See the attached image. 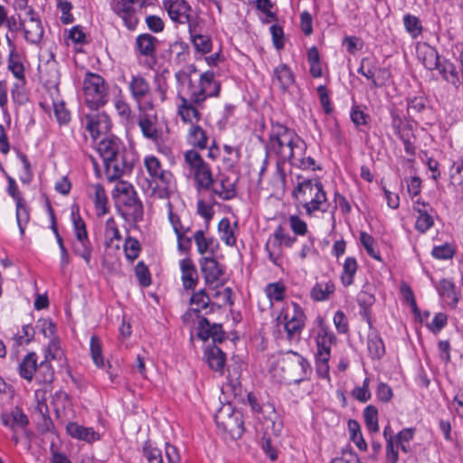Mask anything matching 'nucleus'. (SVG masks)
<instances>
[{"mask_svg":"<svg viewBox=\"0 0 463 463\" xmlns=\"http://www.w3.org/2000/svg\"><path fill=\"white\" fill-rule=\"evenodd\" d=\"M273 80L277 81L283 90H288L295 82V76L287 64H279L273 71Z\"/></svg>","mask_w":463,"mask_h":463,"instance_id":"obj_28","label":"nucleus"},{"mask_svg":"<svg viewBox=\"0 0 463 463\" xmlns=\"http://www.w3.org/2000/svg\"><path fill=\"white\" fill-rule=\"evenodd\" d=\"M204 358L212 370L223 373L226 355L218 346L215 345L207 346L204 350Z\"/></svg>","mask_w":463,"mask_h":463,"instance_id":"obj_20","label":"nucleus"},{"mask_svg":"<svg viewBox=\"0 0 463 463\" xmlns=\"http://www.w3.org/2000/svg\"><path fill=\"white\" fill-rule=\"evenodd\" d=\"M196 189L209 191L214 184V179L211 166L207 165L204 168L201 169L194 176Z\"/></svg>","mask_w":463,"mask_h":463,"instance_id":"obj_38","label":"nucleus"},{"mask_svg":"<svg viewBox=\"0 0 463 463\" xmlns=\"http://www.w3.org/2000/svg\"><path fill=\"white\" fill-rule=\"evenodd\" d=\"M90 354L97 367L101 368L105 366L101 341L97 335H92L90 338Z\"/></svg>","mask_w":463,"mask_h":463,"instance_id":"obj_47","label":"nucleus"},{"mask_svg":"<svg viewBox=\"0 0 463 463\" xmlns=\"http://www.w3.org/2000/svg\"><path fill=\"white\" fill-rule=\"evenodd\" d=\"M86 104L92 109L102 107L107 102L108 90L104 79L96 73H87L83 80Z\"/></svg>","mask_w":463,"mask_h":463,"instance_id":"obj_8","label":"nucleus"},{"mask_svg":"<svg viewBox=\"0 0 463 463\" xmlns=\"http://www.w3.org/2000/svg\"><path fill=\"white\" fill-rule=\"evenodd\" d=\"M124 147L117 137H106L98 143L97 150L103 159L104 165L119 153Z\"/></svg>","mask_w":463,"mask_h":463,"instance_id":"obj_19","label":"nucleus"},{"mask_svg":"<svg viewBox=\"0 0 463 463\" xmlns=\"http://www.w3.org/2000/svg\"><path fill=\"white\" fill-rule=\"evenodd\" d=\"M184 163L194 176L201 169L208 164L203 159L200 154L195 150H188L184 155Z\"/></svg>","mask_w":463,"mask_h":463,"instance_id":"obj_37","label":"nucleus"},{"mask_svg":"<svg viewBox=\"0 0 463 463\" xmlns=\"http://www.w3.org/2000/svg\"><path fill=\"white\" fill-rule=\"evenodd\" d=\"M52 58H53V55H52ZM40 73L41 77L44 78L46 75L48 78L46 79V81L49 83H56L59 79V71L57 70V64L56 61L52 59L51 61H48L43 67H40Z\"/></svg>","mask_w":463,"mask_h":463,"instance_id":"obj_51","label":"nucleus"},{"mask_svg":"<svg viewBox=\"0 0 463 463\" xmlns=\"http://www.w3.org/2000/svg\"><path fill=\"white\" fill-rule=\"evenodd\" d=\"M439 295L447 299L450 306L456 307L458 302V295L456 291V286L453 281L447 279L439 280L437 286Z\"/></svg>","mask_w":463,"mask_h":463,"instance_id":"obj_31","label":"nucleus"},{"mask_svg":"<svg viewBox=\"0 0 463 463\" xmlns=\"http://www.w3.org/2000/svg\"><path fill=\"white\" fill-rule=\"evenodd\" d=\"M197 76L195 65L191 64L175 73V79L180 85L177 99V113L184 123H197L202 114L200 109L208 98L218 97L221 83L216 80L212 71H206ZM189 143L200 149L207 146L205 131L197 125H193L188 135Z\"/></svg>","mask_w":463,"mask_h":463,"instance_id":"obj_1","label":"nucleus"},{"mask_svg":"<svg viewBox=\"0 0 463 463\" xmlns=\"http://www.w3.org/2000/svg\"><path fill=\"white\" fill-rule=\"evenodd\" d=\"M210 298L205 290L201 289L191 297V305L195 306L194 308H200V311L208 307Z\"/></svg>","mask_w":463,"mask_h":463,"instance_id":"obj_63","label":"nucleus"},{"mask_svg":"<svg viewBox=\"0 0 463 463\" xmlns=\"http://www.w3.org/2000/svg\"><path fill=\"white\" fill-rule=\"evenodd\" d=\"M124 250L127 259L130 260H136L140 251V244L138 241L133 237H128L124 243Z\"/></svg>","mask_w":463,"mask_h":463,"instance_id":"obj_60","label":"nucleus"},{"mask_svg":"<svg viewBox=\"0 0 463 463\" xmlns=\"http://www.w3.org/2000/svg\"><path fill=\"white\" fill-rule=\"evenodd\" d=\"M415 430L413 428H406L396 435V447L402 451L408 453L410 451L409 442L414 437Z\"/></svg>","mask_w":463,"mask_h":463,"instance_id":"obj_53","label":"nucleus"},{"mask_svg":"<svg viewBox=\"0 0 463 463\" xmlns=\"http://www.w3.org/2000/svg\"><path fill=\"white\" fill-rule=\"evenodd\" d=\"M164 7L169 17L179 24L193 23L190 19V5L184 0H164Z\"/></svg>","mask_w":463,"mask_h":463,"instance_id":"obj_14","label":"nucleus"},{"mask_svg":"<svg viewBox=\"0 0 463 463\" xmlns=\"http://www.w3.org/2000/svg\"><path fill=\"white\" fill-rule=\"evenodd\" d=\"M142 452L148 463H164L161 450L153 447L149 441L144 444Z\"/></svg>","mask_w":463,"mask_h":463,"instance_id":"obj_56","label":"nucleus"},{"mask_svg":"<svg viewBox=\"0 0 463 463\" xmlns=\"http://www.w3.org/2000/svg\"><path fill=\"white\" fill-rule=\"evenodd\" d=\"M153 5V0H112L111 9L130 31L136 30L142 10Z\"/></svg>","mask_w":463,"mask_h":463,"instance_id":"obj_7","label":"nucleus"},{"mask_svg":"<svg viewBox=\"0 0 463 463\" xmlns=\"http://www.w3.org/2000/svg\"><path fill=\"white\" fill-rule=\"evenodd\" d=\"M308 370H310L308 362L292 351L279 355L272 366L274 376L278 377L280 383L287 384L299 383L305 379Z\"/></svg>","mask_w":463,"mask_h":463,"instance_id":"obj_5","label":"nucleus"},{"mask_svg":"<svg viewBox=\"0 0 463 463\" xmlns=\"http://www.w3.org/2000/svg\"><path fill=\"white\" fill-rule=\"evenodd\" d=\"M291 165L294 166H297L298 168H301L303 170H317L320 169L319 166L316 165V161L313 157L307 156L305 157L303 156H298L297 154L294 156V157L291 159Z\"/></svg>","mask_w":463,"mask_h":463,"instance_id":"obj_59","label":"nucleus"},{"mask_svg":"<svg viewBox=\"0 0 463 463\" xmlns=\"http://www.w3.org/2000/svg\"><path fill=\"white\" fill-rule=\"evenodd\" d=\"M427 204L425 203L416 202L414 210L418 213L417 220L415 222V229L424 233L434 225L433 216L428 212Z\"/></svg>","mask_w":463,"mask_h":463,"instance_id":"obj_23","label":"nucleus"},{"mask_svg":"<svg viewBox=\"0 0 463 463\" xmlns=\"http://www.w3.org/2000/svg\"><path fill=\"white\" fill-rule=\"evenodd\" d=\"M350 118L359 131H363L364 127L369 125L370 116L365 113L364 109L359 105H354L351 108Z\"/></svg>","mask_w":463,"mask_h":463,"instance_id":"obj_41","label":"nucleus"},{"mask_svg":"<svg viewBox=\"0 0 463 463\" xmlns=\"http://www.w3.org/2000/svg\"><path fill=\"white\" fill-rule=\"evenodd\" d=\"M73 253L82 258L87 265H90L93 246L89 239V236L77 237L72 243Z\"/></svg>","mask_w":463,"mask_h":463,"instance_id":"obj_29","label":"nucleus"},{"mask_svg":"<svg viewBox=\"0 0 463 463\" xmlns=\"http://www.w3.org/2000/svg\"><path fill=\"white\" fill-rule=\"evenodd\" d=\"M2 422L14 430L16 428L24 429L28 425L29 420L20 408L15 407L9 413L2 415Z\"/></svg>","mask_w":463,"mask_h":463,"instance_id":"obj_26","label":"nucleus"},{"mask_svg":"<svg viewBox=\"0 0 463 463\" xmlns=\"http://www.w3.org/2000/svg\"><path fill=\"white\" fill-rule=\"evenodd\" d=\"M364 423L370 432H377L378 425V411L373 405H368L364 410Z\"/></svg>","mask_w":463,"mask_h":463,"instance_id":"obj_44","label":"nucleus"},{"mask_svg":"<svg viewBox=\"0 0 463 463\" xmlns=\"http://www.w3.org/2000/svg\"><path fill=\"white\" fill-rule=\"evenodd\" d=\"M357 268V261L354 257H347L345 259L341 275V280L345 287H348L353 284Z\"/></svg>","mask_w":463,"mask_h":463,"instance_id":"obj_40","label":"nucleus"},{"mask_svg":"<svg viewBox=\"0 0 463 463\" xmlns=\"http://www.w3.org/2000/svg\"><path fill=\"white\" fill-rule=\"evenodd\" d=\"M434 70H438L441 77L455 87L458 88L460 85L458 72L457 71L455 65L449 60L441 59L439 66Z\"/></svg>","mask_w":463,"mask_h":463,"instance_id":"obj_32","label":"nucleus"},{"mask_svg":"<svg viewBox=\"0 0 463 463\" xmlns=\"http://www.w3.org/2000/svg\"><path fill=\"white\" fill-rule=\"evenodd\" d=\"M297 183L292 189L291 196L298 207H303L307 215L317 211H327L326 194L323 184L318 178L296 175Z\"/></svg>","mask_w":463,"mask_h":463,"instance_id":"obj_2","label":"nucleus"},{"mask_svg":"<svg viewBox=\"0 0 463 463\" xmlns=\"http://www.w3.org/2000/svg\"><path fill=\"white\" fill-rule=\"evenodd\" d=\"M34 328L31 325H24L21 331L14 334L12 340L17 346L28 345L34 337Z\"/></svg>","mask_w":463,"mask_h":463,"instance_id":"obj_43","label":"nucleus"},{"mask_svg":"<svg viewBox=\"0 0 463 463\" xmlns=\"http://www.w3.org/2000/svg\"><path fill=\"white\" fill-rule=\"evenodd\" d=\"M92 189L94 194L93 196H91V199L95 206L96 213L98 216H103L109 213V199L106 194V191L100 184H93Z\"/></svg>","mask_w":463,"mask_h":463,"instance_id":"obj_30","label":"nucleus"},{"mask_svg":"<svg viewBox=\"0 0 463 463\" xmlns=\"http://www.w3.org/2000/svg\"><path fill=\"white\" fill-rule=\"evenodd\" d=\"M144 165L149 175V179H146L147 187L152 191V194H156L160 198L167 197L173 181L172 173L163 169L161 162L155 156H146Z\"/></svg>","mask_w":463,"mask_h":463,"instance_id":"obj_6","label":"nucleus"},{"mask_svg":"<svg viewBox=\"0 0 463 463\" xmlns=\"http://www.w3.org/2000/svg\"><path fill=\"white\" fill-rule=\"evenodd\" d=\"M109 118L107 115L94 113L86 116V129L93 138H97L102 129L108 128Z\"/></svg>","mask_w":463,"mask_h":463,"instance_id":"obj_27","label":"nucleus"},{"mask_svg":"<svg viewBox=\"0 0 463 463\" xmlns=\"http://www.w3.org/2000/svg\"><path fill=\"white\" fill-rule=\"evenodd\" d=\"M335 284L331 280L326 283L317 282L312 288L310 296L315 301H325L330 298V296L335 292Z\"/></svg>","mask_w":463,"mask_h":463,"instance_id":"obj_36","label":"nucleus"},{"mask_svg":"<svg viewBox=\"0 0 463 463\" xmlns=\"http://www.w3.org/2000/svg\"><path fill=\"white\" fill-rule=\"evenodd\" d=\"M29 19L24 18L22 22V30L24 39L31 44L38 45L43 37L44 30L39 16L33 7L26 12Z\"/></svg>","mask_w":463,"mask_h":463,"instance_id":"obj_13","label":"nucleus"},{"mask_svg":"<svg viewBox=\"0 0 463 463\" xmlns=\"http://www.w3.org/2000/svg\"><path fill=\"white\" fill-rule=\"evenodd\" d=\"M267 153L283 160H291L294 156H303L307 146L297 133L279 122L271 124Z\"/></svg>","mask_w":463,"mask_h":463,"instance_id":"obj_3","label":"nucleus"},{"mask_svg":"<svg viewBox=\"0 0 463 463\" xmlns=\"http://www.w3.org/2000/svg\"><path fill=\"white\" fill-rule=\"evenodd\" d=\"M403 24L406 31L410 33L412 38H417L422 33V25L419 18L412 14H405L403 16Z\"/></svg>","mask_w":463,"mask_h":463,"instance_id":"obj_46","label":"nucleus"},{"mask_svg":"<svg viewBox=\"0 0 463 463\" xmlns=\"http://www.w3.org/2000/svg\"><path fill=\"white\" fill-rule=\"evenodd\" d=\"M30 220L29 208L26 205L25 201L16 203V222L20 230V233H24L25 225Z\"/></svg>","mask_w":463,"mask_h":463,"instance_id":"obj_48","label":"nucleus"},{"mask_svg":"<svg viewBox=\"0 0 463 463\" xmlns=\"http://www.w3.org/2000/svg\"><path fill=\"white\" fill-rule=\"evenodd\" d=\"M210 190L224 201L231 200L236 196L235 184L229 177H222L217 184L214 187L212 186Z\"/></svg>","mask_w":463,"mask_h":463,"instance_id":"obj_33","label":"nucleus"},{"mask_svg":"<svg viewBox=\"0 0 463 463\" xmlns=\"http://www.w3.org/2000/svg\"><path fill=\"white\" fill-rule=\"evenodd\" d=\"M158 43L157 38L150 33H141L135 40L134 49L137 57H145V65L149 68L156 64V52Z\"/></svg>","mask_w":463,"mask_h":463,"instance_id":"obj_12","label":"nucleus"},{"mask_svg":"<svg viewBox=\"0 0 463 463\" xmlns=\"http://www.w3.org/2000/svg\"><path fill=\"white\" fill-rule=\"evenodd\" d=\"M335 340L333 333H329L324 329L320 330L317 336V351L316 358L320 361H329L330 359V347Z\"/></svg>","mask_w":463,"mask_h":463,"instance_id":"obj_24","label":"nucleus"},{"mask_svg":"<svg viewBox=\"0 0 463 463\" xmlns=\"http://www.w3.org/2000/svg\"><path fill=\"white\" fill-rule=\"evenodd\" d=\"M183 288L186 290L194 289L199 282L197 269L190 258L179 261Z\"/></svg>","mask_w":463,"mask_h":463,"instance_id":"obj_16","label":"nucleus"},{"mask_svg":"<svg viewBox=\"0 0 463 463\" xmlns=\"http://www.w3.org/2000/svg\"><path fill=\"white\" fill-rule=\"evenodd\" d=\"M20 375L26 379L32 380L33 374L37 373V360L34 353L28 354L19 365Z\"/></svg>","mask_w":463,"mask_h":463,"instance_id":"obj_39","label":"nucleus"},{"mask_svg":"<svg viewBox=\"0 0 463 463\" xmlns=\"http://www.w3.org/2000/svg\"><path fill=\"white\" fill-rule=\"evenodd\" d=\"M367 349L372 359L379 360L385 354V345L379 334L374 328H370L367 336Z\"/></svg>","mask_w":463,"mask_h":463,"instance_id":"obj_21","label":"nucleus"},{"mask_svg":"<svg viewBox=\"0 0 463 463\" xmlns=\"http://www.w3.org/2000/svg\"><path fill=\"white\" fill-rule=\"evenodd\" d=\"M448 323V316L445 313H437L432 321L429 324H427V327L431 331L433 334H438L440 332Z\"/></svg>","mask_w":463,"mask_h":463,"instance_id":"obj_62","label":"nucleus"},{"mask_svg":"<svg viewBox=\"0 0 463 463\" xmlns=\"http://www.w3.org/2000/svg\"><path fill=\"white\" fill-rule=\"evenodd\" d=\"M135 273L141 286L148 287L151 284L150 272L143 261H139L137 264Z\"/></svg>","mask_w":463,"mask_h":463,"instance_id":"obj_61","label":"nucleus"},{"mask_svg":"<svg viewBox=\"0 0 463 463\" xmlns=\"http://www.w3.org/2000/svg\"><path fill=\"white\" fill-rule=\"evenodd\" d=\"M193 238L196 244L197 251L202 255L209 250L213 242V239L207 238L203 230H198L197 232H195Z\"/></svg>","mask_w":463,"mask_h":463,"instance_id":"obj_55","label":"nucleus"},{"mask_svg":"<svg viewBox=\"0 0 463 463\" xmlns=\"http://www.w3.org/2000/svg\"><path fill=\"white\" fill-rule=\"evenodd\" d=\"M138 125L141 128L143 135L153 141L159 139L160 134L157 128L155 127L153 121L147 117L143 116L139 118Z\"/></svg>","mask_w":463,"mask_h":463,"instance_id":"obj_42","label":"nucleus"},{"mask_svg":"<svg viewBox=\"0 0 463 463\" xmlns=\"http://www.w3.org/2000/svg\"><path fill=\"white\" fill-rule=\"evenodd\" d=\"M200 267L206 284L217 282L223 274V268L215 259L211 257L202 258Z\"/></svg>","mask_w":463,"mask_h":463,"instance_id":"obj_17","label":"nucleus"},{"mask_svg":"<svg viewBox=\"0 0 463 463\" xmlns=\"http://www.w3.org/2000/svg\"><path fill=\"white\" fill-rule=\"evenodd\" d=\"M116 209L128 222H138L144 216V206L134 186L121 182L113 191Z\"/></svg>","mask_w":463,"mask_h":463,"instance_id":"obj_4","label":"nucleus"},{"mask_svg":"<svg viewBox=\"0 0 463 463\" xmlns=\"http://www.w3.org/2000/svg\"><path fill=\"white\" fill-rule=\"evenodd\" d=\"M128 90L133 100L140 111L154 109L153 93L148 80L141 74H133L128 81Z\"/></svg>","mask_w":463,"mask_h":463,"instance_id":"obj_9","label":"nucleus"},{"mask_svg":"<svg viewBox=\"0 0 463 463\" xmlns=\"http://www.w3.org/2000/svg\"><path fill=\"white\" fill-rule=\"evenodd\" d=\"M198 337L203 341L209 338L213 339V343H222L225 339V332L221 324H210L209 320L205 317L198 322Z\"/></svg>","mask_w":463,"mask_h":463,"instance_id":"obj_15","label":"nucleus"},{"mask_svg":"<svg viewBox=\"0 0 463 463\" xmlns=\"http://www.w3.org/2000/svg\"><path fill=\"white\" fill-rule=\"evenodd\" d=\"M417 57L421 61L423 66L430 71L437 68V66L439 64V61H441L438 51L426 43L418 44Z\"/></svg>","mask_w":463,"mask_h":463,"instance_id":"obj_18","label":"nucleus"},{"mask_svg":"<svg viewBox=\"0 0 463 463\" xmlns=\"http://www.w3.org/2000/svg\"><path fill=\"white\" fill-rule=\"evenodd\" d=\"M66 430L71 437L77 439L87 442H93L99 439V433L94 431L92 428L84 427L76 422H70L67 425Z\"/></svg>","mask_w":463,"mask_h":463,"instance_id":"obj_25","label":"nucleus"},{"mask_svg":"<svg viewBox=\"0 0 463 463\" xmlns=\"http://www.w3.org/2000/svg\"><path fill=\"white\" fill-rule=\"evenodd\" d=\"M360 241L370 257L377 260H381V256L374 247L375 241L373 236L365 232H362L360 234Z\"/></svg>","mask_w":463,"mask_h":463,"instance_id":"obj_57","label":"nucleus"},{"mask_svg":"<svg viewBox=\"0 0 463 463\" xmlns=\"http://www.w3.org/2000/svg\"><path fill=\"white\" fill-rule=\"evenodd\" d=\"M431 253L437 260H449L454 256L455 251L449 244L446 243L434 247Z\"/></svg>","mask_w":463,"mask_h":463,"instance_id":"obj_64","label":"nucleus"},{"mask_svg":"<svg viewBox=\"0 0 463 463\" xmlns=\"http://www.w3.org/2000/svg\"><path fill=\"white\" fill-rule=\"evenodd\" d=\"M377 70L378 68L373 62H372L369 59L364 58L361 61V64L357 71L358 73L364 76L367 80H370L372 81L373 87H377L378 84L374 79V75Z\"/></svg>","mask_w":463,"mask_h":463,"instance_id":"obj_49","label":"nucleus"},{"mask_svg":"<svg viewBox=\"0 0 463 463\" xmlns=\"http://www.w3.org/2000/svg\"><path fill=\"white\" fill-rule=\"evenodd\" d=\"M280 318L283 319L288 339L300 335L305 326L306 316L298 304L291 302L290 307L288 306L279 317V319Z\"/></svg>","mask_w":463,"mask_h":463,"instance_id":"obj_11","label":"nucleus"},{"mask_svg":"<svg viewBox=\"0 0 463 463\" xmlns=\"http://www.w3.org/2000/svg\"><path fill=\"white\" fill-rule=\"evenodd\" d=\"M6 40L8 45L11 47L8 55V69L17 80H23V78H24V64L21 62L19 54L15 52V47L8 35H6Z\"/></svg>","mask_w":463,"mask_h":463,"instance_id":"obj_34","label":"nucleus"},{"mask_svg":"<svg viewBox=\"0 0 463 463\" xmlns=\"http://www.w3.org/2000/svg\"><path fill=\"white\" fill-rule=\"evenodd\" d=\"M36 378L40 383L50 384L54 379V371L48 361H43L38 365Z\"/></svg>","mask_w":463,"mask_h":463,"instance_id":"obj_52","label":"nucleus"},{"mask_svg":"<svg viewBox=\"0 0 463 463\" xmlns=\"http://www.w3.org/2000/svg\"><path fill=\"white\" fill-rule=\"evenodd\" d=\"M188 30L191 41L197 52L205 54L212 51L213 43L211 38L208 35L201 34L197 30L195 23H189Z\"/></svg>","mask_w":463,"mask_h":463,"instance_id":"obj_22","label":"nucleus"},{"mask_svg":"<svg viewBox=\"0 0 463 463\" xmlns=\"http://www.w3.org/2000/svg\"><path fill=\"white\" fill-rule=\"evenodd\" d=\"M267 297L270 301H281L285 298V286L279 282L269 283L265 288Z\"/></svg>","mask_w":463,"mask_h":463,"instance_id":"obj_54","label":"nucleus"},{"mask_svg":"<svg viewBox=\"0 0 463 463\" xmlns=\"http://www.w3.org/2000/svg\"><path fill=\"white\" fill-rule=\"evenodd\" d=\"M135 156L132 152L127 151L125 147L117 154L113 159L106 163L105 174L110 182L119 179L122 175L130 173L133 169Z\"/></svg>","mask_w":463,"mask_h":463,"instance_id":"obj_10","label":"nucleus"},{"mask_svg":"<svg viewBox=\"0 0 463 463\" xmlns=\"http://www.w3.org/2000/svg\"><path fill=\"white\" fill-rule=\"evenodd\" d=\"M237 228V222L233 223L232 226L231 222L228 218H222L218 224V231L220 233L221 240L227 246H235L236 244V237L234 234V231Z\"/></svg>","mask_w":463,"mask_h":463,"instance_id":"obj_35","label":"nucleus"},{"mask_svg":"<svg viewBox=\"0 0 463 463\" xmlns=\"http://www.w3.org/2000/svg\"><path fill=\"white\" fill-rule=\"evenodd\" d=\"M427 109V99L422 97H412L407 99V111L409 116L414 117Z\"/></svg>","mask_w":463,"mask_h":463,"instance_id":"obj_50","label":"nucleus"},{"mask_svg":"<svg viewBox=\"0 0 463 463\" xmlns=\"http://www.w3.org/2000/svg\"><path fill=\"white\" fill-rule=\"evenodd\" d=\"M370 379L365 378L362 386H356L353 389L352 396L360 402H366L371 399V392L369 389Z\"/></svg>","mask_w":463,"mask_h":463,"instance_id":"obj_58","label":"nucleus"},{"mask_svg":"<svg viewBox=\"0 0 463 463\" xmlns=\"http://www.w3.org/2000/svg\"><path fill=\"white\" fill-rule=\"evenodd\" d=\"M104 236L106 239V246L110 247L114 240L120 241L121 235L118 224L114 218L110 217L106 221Z\"/></svg>","mask_w":463,"mask_h":463,"instance_id":"obj_45","label":"nucleus"}]
</instances>
